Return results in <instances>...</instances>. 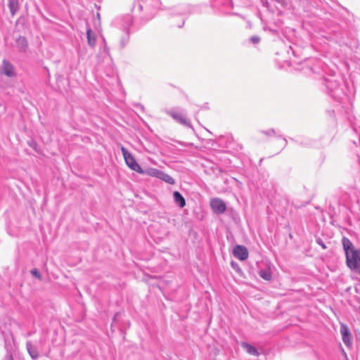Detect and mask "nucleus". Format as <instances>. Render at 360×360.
Here are the masks:
<instances>
[{"instance_id": "nucleus-1", "label": "nucleus", "mask_w": 360, "mask_h": 360, "mask_svg": "<svg viewBox=\"0 0 360 360\" xmlns=\"http://www.w3.org/2000/svg\"><path fill=\"white\" fill-rule=\"evenodd\" d=\"M160 0H137L134 2L131 15L135 21V30L141 29L152 20L158 11L161 8Z\"/></svg>"}, {"instance_id": "nucleus-2", "label": "nucleus", "mask_w": 360, "mask_h": 360, "mask_svg": "<svg viewBox=\"0 0 360 360\" xmlns=\"http://www.w3.org/2000/svg\"><path fill=\"white\" fill-rule=\"evenodd\" d=\"M117 24L120 30L122 32L119 44L120 48L123 49L129 44L131 34L137 32L139 30H135V21L129 14L124 15L118 18Z\"/></svg>"}, {"instance_id": "nucleus-3", "label": "nucleus", "mask_w": 360, "mask_h": 360, "mask_svg": "<svg viewBox=\"0 0 360 360\" xmlns=\"http://www.w3.org/2000/svg\"><path fill=\"white\" fill-rule=\"evenodd\" d=\"M238 0H210L211 6L215 12L221 15H240L236 12H232L231 9L238 6Z\"/></svg>"}, {"instance_id": "nucleus-4", "label": "nucleus", "mask_w": 360, "mask_h": 360, "mask_svg": "<svg viewBox=\"0 0 360 360\" xmlns=\"http://www.w3.org/2000/svg\"><path fill=\"white\" fill-rule=\"evenodd\" d=\"M167 114L172 117L176 122L188 128H193L191 122L186 117V110L181 108H173L167 111Z\"/></svg>"}, {"instance_id": "nucleus-5", "label": "nucleus", "mask_w": 360, "mask_h": 360, "mask_svg": "<svg viewBox=\"0 0 360 360\" xmlns=\"http://www.w3.org/2000/svg\"><path fill=\"white\" fill-rule=\"evenodd\" d=\"M200 5L181 4L176 6L173 9V13L182 16H189L192 14L200 13L201 12Z\"/></svg>"}, {"instance_id": "nucleus-6", "label": "nucleus", "mask_w": 360, "mask_h": 360, "mask_svg": "<svg viewBox=\"0 0 360 360\" xmlns=\"http://www.w3.org/2000/svg\"><path fill=\"white\" fill-rule=\"evenodd\" d=\"M121 151L124 157L126 165L133 171L139 174H144L145 170L137 163L132 154L127 150L126 148L122 146Z\"/></svg>"}, {"instance_id": "nucleus-7", "label": "nucleus", "mask_w": 360, "mask_h": 360, "mask_svg": "<svg viewBox=\"0 0 360 360\" xmlns=\"http://www.w3.org/2000/svg\"><path fill=\"white\" fill-rule=\"evenodd\" d=\"M322 84L325 90L334 98L338 96L337 91L339 90L340 83L333 77H324L322 79Z\"/></svg>"}, {"instance_id": "nucleus-8", "label": "nucleus", "mask_w": 360, "mask_h": 360, "mask_svg": "<svg viewBox=\"0 0 360 360\" xmlns=\"http://www.w3.org/2000/svg\"><path fill=\"white\" fill-rule=\"evenodd\" d=\"M210 207L213 212L217 214H221L224 213L226 210V203L218 198H215L211 200Z\"/></svg>"}, {"instance_id": "nucleus-9", "label": "nucleus", "mask_w": 360, "mask_h": 360, "mask_svg": "<svg viewBox=\"0 0 360 360\" xmlns=\"http://www.w3.org/2000/svg\"><path fill=\"white\" fill-rule=\"evenodd\" d=\"M340 332L342 335V340L344 344L348 348L352 346V336L347 325L342 323L340 325Z\"/></svg>"}, {"instance_id": "nucleus-10", "label": "nucleus", "mask_w": 360, "mask_h": 360, "mask_svg": "<svg viewBox=\"0 0 360 360\" xmlns=\"http://www.w3.org/2000/svg\"><path fill=\"white\" fill-rule=\"evenodd\" d=\"M233 255L238 259L241 261H244L248 258V249L240 245H236L233 250Z\"/></svg>"}, {"instance_id": "nucleus-11", "label": "nucleus", "mask_w": 360, "mask_h": 360, "mask_svg": "<svg viewBox=\"0 0 360 360\" xmlns=\"http://www.w3.org/2000/svg\"><path fill=\"white\" fill-rule=\"evenodd\" d=\"M1 70L2 72L8 77H15L16 75L14 66L6 59H4L2 61Z\"/></svg>"}, {"instance_id": "nucleus-12", "label": "nucleus", "mask_w": 360, "mask_h": 360, "mask_svg": "<svg viewBox=\"0 0 360 360\" xmlns=\"http://www.w3.org/2000/svg\"><path fill=\"white\" fill-rule=\"evenodd\" d=\"M86 38L89 46L91 48H94L96 44L97 35L96 32L89 27L86 30Z\"/></svg>"}, {"instance_id": "nucleus-13", "label": "nucleus", "mask_w": 360, "mask_h": 360, "mask_svg": "<svg viewBox=\"0 0 360 360\" xmlns=\"http://www.w3.org/2000/svg\"><path fill=\"white\" fill-rule=\"evenodd\" d=\"M174 201L180 208H183L186 206V200L182 194L179 191H174L173 193Z\"/></svg>"}, {"instance_id": "nucleus-14", "label": "nucleus", "mask_w": 360, "mask_h": 360, "mask_svg": "<svg viewBox=\"0 0 360 360\" xmlns=\"http://www.w3.org/2000/svg\"><path fill=\"white\" fill-rule=\"evenodd\" d=\"M17 48L20 52H25L28 44L25 37H20L16 40Z\"/></svg>"}, {"instance_id": "nucleus-15", "label": "nucleus", "mask_w": 360, "mask_h": 360, "mask_svg": "<svg viewBox=\"0 0 360 360\" xmlns=\"http://www.w3.org/2000/svg\"><path fill=\"white\" fill-rule=\"evenodd\" d=\"M261 133L265 134L267 136H277V137H279V138H282L283 139V147H285L287 146L288 141H287L286 139L282 137V136L281 134H278L276 131L275 129H267V130H262V131H261Z\"/></svg>"}, {"instance_id": "nucleus-16", "label": "nucleus", "mask_w": 360, "mask_h": 360, "mask_svg": "<svg viewBox=\"0 0 360 360\" xmlns=\"http://www.w3.org/2000/svg\"><path fill=\"white\" fill-rule=\"evenodd\" d=\"M241 345L249 354L259 356V352L255 346L245 342H242Z\"/></svg>"}, {"instance_id": "nucleus-17", "label": "nucleus", "mask_w": 360, "mask_h": 360, "mask_svg": "<svg viewBox=\"0 0 360 360\" xmlns=\"http://www.w3.org/2000/svg\"><path fill=\"white\" fill-rule=\"evenodd\" d=\"M8 6L12 16H14L19 9V0H8Z\"/></svg>"}, {"instance_id": "nucleus-18", "label": "nucleus", "mask_w": 360, "mask_h": 360, "mask_svg": "<svg viewBox=\"0 0 360 360\" xmlns=\"http://www.w3.org/2000/svg\"><path fill=\"white\" fill-rule=\"evenodd\" d=\"M259 275L265 281H270L272 278L271 271L269 267L260 269L259 271Z\"/></svg>"}, {"instance_id": "nucleus-19", "label": "nucleus", "mask_w": 360, "mask_h": 360, "mask_svg": "<svg viewBox=\"0 0 360 360\" xmlns=\"http://www.w3.org/2000/svg\"><path fill=\"white\" fill-rule=\"evenodd\" d=\"M26 347L28 353L33 359H36L39 357V352L30 342H27Z\"/></svg>"}, {"instance_id": "nucleus-20", "label": "nucleus", "mask_w": 360, "mask_h": 360, "mask_svg": "<svg viewBox=\"0 0 360 360\" xmlns=\"http://www.w3.org/2000/svg\"><path fill=\"white\" fill-rule=\"evenodd\" d=\"M159 179L165 181L166 183L173 185L175 184L174 179L168 174L161 171Z\"/></svg>"}, {"instance_id": "nucleus-21", "label": "nucleus", "mask_w": 360, "mask_h": 360, "mask_svg": "<svg viewBox=\"0 0 360 360\" xmlns=\"http://www.w3.org/2000/svg\"><path fill=\"white\" fill-rule=\"evenodd\" d=\"M161 170L155 169V168H150L145 171L144 174H148L151 176H155L159 179Z\"/></svg>"}, {"instance_id": "nucleus-22", "label": "nucleus", "mask_w": 360, "mask_h": 360, "mask_svg": "<svg viewBox=\"0 0 360 360\" xmlns=\"http://www.w3.org/2000/svg\"><path fill=\"white\" fill-rule=\"evenodd\" d=\"M102 40H103V52H101L102 54H104V57L105 56H109L110 55V52H109V48L107 46V43H106V41H105V39L103 37H102Z\"/></svg>"}, {"instance_id": "nucleus-23", "label": "nucleus", "mask_w": 360, "mask_h": 360, "mask_svg": "<svg viewBox=\"0 0 360 360\" xmlns=\"http://www.w3.org/2000/svg\"><path fill=\"white\" fill-rule=\"evenodd\" d=\"M31 274L34 277L37 278L38 279L41 280V274L38 269H33L32 270H31Z\"/></svg>"}, {"instance_id": "nucleus-24", "label": "nucleus", "mask_w": 360, "mask_h": 360, "mask_svg": "<svg viewBox=\"0 0 360 360\" xmlns=\"http://www.w3.org/2000/svg\"><path fill=\"white\" fill-rule=\"evenodd\" d=\"M250 41L254 44H257L258 43H259L260 41V37H258V36H256V35H254V36H252L250 39Z\"/></svg>"}, {"instance_id": "nucleus-25", "label": "nucleus", "mask_w": 360, "mask_h": 360, "mask_svg": "<svg viewBox=\"0 0 360 360\" xmlns=\"http://www.w3.org/2000/svg\"><path fill=\"white\" fill-rule=\"evenodd\" d=\"M231 267L237 272H240L241 271V269L239 266V265L235 262H231Z\"/></svg>"}, {"instance_id": "nucleus-26", "label": "nucleus", "mask_w": 360, "mask_h": 360, "mask_svg": "<svg viewBox=\"0 0 360 360\" xmlns=\"http://www.w3.org/2000/svg\"><path fill=\"white\" fill-rule=\"evenodd\" d=\"M4 360H13V356L11 351H8L5 356Z\"/></svg>"}, {"instance_id": "nucleus-27", "label": "nucleus", "mask_w": 360, "mask_h": 360, "mask_svg": "<svg viewBox=\"0 0 360 360\" xmlns=\"http://www.w3.org/2000/svg\"><path fill=\"white\" fill-rule=\"evenodd\" d=\"M316 243L321 246L323 249H326V245L321 238L316 239Z\"/></svg>"}, {"instance_id": "nucleus-28", "label": "nucleus", "mask_w": 360, "mask_h": 360, "mask_svg": "<svg viewBox=\"0 0 360 360\" xmlns=\"http://www.w3.org/2000/svg\"><path fill=\"white\" fill-rule=\"evenodd\" d=\"M304 65H306V66H307V68L309 69V71L315 72V70L313 69V68H311L309 65V60L305 61Z\"/></svg>"}, {"instance_id": "nucleus-29", "label": "nucleus", "mask_w": 360, "mask_h": 360, "mask_svg": "<svg viewBox=\"0 0 360 360\" xmlns=\"http://www.w3.org/2000/svg\"><path fill=\"white\" fill-rule=\"evenodd\" d=\"M184 22H185V20H184V19H183V20H182V21H181V22L180 24L176 25V26H177L178 27H179V28L182 27L184 26Z\"/></svg>"}, {"instance_id": "nucleus-30", "label": "nucleus", "mask_w": 360, "mask_h": 360, "mask_svg": "<svg viewBox=\"0 0 360 360\" xmlns=\"http://www.w3.org/2000/svg\"><path fill=\"white\" fill-rule=\"evenodd\" d=\"M177 143L181 145V146H188V143H185V142H182V141H178Z\"/></svg>"}, {"instance_id": "nucleus-31", "label": "nucleus", "mask_w": 360, "mask_h": 360, "mask_svg": "<svg viewBox=\"0 0 360 360\" xmlns=\"http://www.w3.org/2000/svg\"><path fill=\"white\" fill-rule=\"evenodd\" d=\"M136 106L139 107L141 110H144V107L143 105H142L141 104H136Z\"/></svg>"}, {"instance_id": "nucleus-32", "label": "nucleus", "mask_w": 360, "mask_h": 360, "mask_svg": "<svg viewBox=\"0 0 360 360\" xmlns=\"http://www.w3.org/2000/svg\"><path fill=\"white\" fill-rule=\"evenodd\" d=\"M117 315V314H115V316L113 317V321L115 320V317H116Z\"/></svg>"}, {"instance_id": "nucleus-33", "label": "nucleus", "mask_w": 360, "mask_h": 360, "mask_svg": "<svg viewBox=\"0 0 360 360\" xmlns=\"http://www.w3.org/2000/svg\"><path fill=\"white\" fill-rule=\"evenodd\" d=\"M329 113L332 115V114L333 113V111H329Z\"/></svg>"}, {"instance_id": "nucleus-34", "label": "nucleus", "mask_w": 360, "mask_h": 360, "mask_svg": "<svg viewBox=\"0 0 360 360\" xmlns=\"http://www.w3.org/2000/svg\"><path fill=\"white\" fill-rule=\"evenodd\" d=\"M300 144H303L302 142L300 143ZM304 146H307L308 144L307 143H304Z\"/></svg>"}]
</instances>
